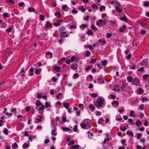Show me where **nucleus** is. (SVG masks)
Returning a JSON list of instances; mask_svg holds the SVG:
<instances>
[{"mask_svg": "<svg viewBox=\"0 0 149 149\" xmlns=\"http://www.w3.org/2000/svg\"><path fill=\"white\" fill-rule=\"evenodd\" d=\"M104 100L101 97L99 98L97 100V103L95 104V105L98 108H100L101 107V105L104 103Z\"/></svg>", "mask_w": 149, "mask_h": 149, "instance_id": "1", "label": "nucleus"}, {"mask_svg": "<svg viewBox=\"0 0 149 149\" xmlns=\"http://www.w3.org/2000/svg\"><path fill=\"white\" fill-rule=\"evenodd\" d=\"M115 2L117 3V5L116 6V8L117 10V11L119 13H120L122 11L121 9H119V7L120 4L117 1H115Z\"/></svg>", "mask_w": 149, "mask_h": 149, "instance_id": "2", "label": "nucleus"}, {"mask_svg": "<svg viewBox=\"0 0 149 149\" xmlns=\"http://www.w3.org/2000/svg\"><path fill=\"white\" fill-rule=\"evenodd\" d=\"M139 82V80L138 79V78H136L133 80V81L132 82V85H137Z\"/></svg>", "mask_w": 149, "mask_h": 149, "instance_id": "3", "label": "nucleus"}, {"mask_svg": "<svg viewBox=\"0 0 149 149\" xmlns=\"http://www.w3.org/2000/svg\"><path fill=\"white\" fill-rule=\"evenodd\" d=\"M146 19H144L142 21L138 22L141 26H144L146 24Z\"/></svg>", "mask_w": 149, "mask_h": 149, "instance_id": "4", "label": "nucleus"}, {"mask_svg": "<svg viewBox=\"0 0 149 149\" xmlns=\"http://www.w3.org/2000/svg\"><path fill=\"white\" fill-rule=\"evenodd\" d=\"M120 19L121 20L125 22H127V18L125 16H124L123 17H120Z\"/></svg>", "mask_w": 149, "mask_h": 149, "instance_id": "5", "label": "nucleus"}, {"mask_svg": "<svg viewBox=\"0 0 149 149\" xmlns=\"http://www.w3.org/2000/svg\"><path fill=\"white\" fill-rule=\"evenodd\" d=\"M148 64V61L147 60H143L141 61V65H147Z\"/></svg>", "mask_w": 149, "mask_h": 149, "instance_id": "6", "label": "nucleus"}, {"mask_svg": "<svg viewBox=\"0 0 149 149\" xmlns=\"http://www.w3.org/2000/svg\"><path fill=\"white\" fill-rule=\"evenodd\" d=\"M54 69L55 71L57 72H58L60 69V68L57 66H55Z\"/></svg>", "mask_w": 149, "mask_h": 149, "instance_id": "7", "label": "nucleus"}, {"mask_svg": "<svg viewBox=\"0 0 149 149\" xmlns=\"http://www.w3.org/2000/svg\"><path fill=\"white\" fill-rule=\"evenodd\" d=\"M79 146L78 145H74L70 147V148L78 149L79 148Z\"/></svg>", "mask_w": 149, "mask_h": 149, "instance_id": "8", "label": "nucleus"}, {"mask_svg": "<svg viewBox=\"0 0 149 149\" xmlns=\"http://www.w3.org/2000/svg\"><path fill=\"white\" fill-rule=\"evenodd\" d=\"M52 26V24L50 23L49 22H47V24L45 25V28L46 27H49Z\"/></svg>", "mask_w": 149, "mask_h": 149, "instance_id": "9", "label": "nucleus"}, {"mask_svg": "<svg viewBox=\"0 0 149 149\" xmlns=\"http://www.w3.org/2000/svg\"><path fill=\"white\" fill-rule=\"evenodd\" d=\"M36 104L37 106H39L41 104V103L40 100H37L36 102Z\"/></svg>", "mask_w": 149, "mask_h": 149, "instance_id": "10", "label": "nucleus"}, {"mask_svg": "<svg viewBox=\"0 0 149 149\" xmlns=\"http://www.w3.org/2000/svg\"><path fill=\"white\" fill-rule=\"evenodd\" d=\"M144 91L143 89L141 88H140L139 89V91L138 92V94H142L143 93Z\"/></svg>", "mask_w": 149, "mask_h": 149, "instance_id": "11", "label": "nucleus"}, {"mask_svg": "<svg viewBox=\"0 0 149 149\" xmlns=\"http://www.w3.org/2000/svg\"><path fill=\"white\" fill-rule=\"evenodd\" d=\"M133 78L130 76H128L127 77V80L129 82H131L133 81Z\"/></svg>", "mask_w": 149, "mask_h": 149, "instance_id": "12", "label": "nucleus"}, {"mask_svg": "<svg viewBox=\"0 0 149 149\" xmlns=\"http://www.w3.org/2000/svg\"><path fill=\"white\" fill-rule=\"evenodd\" d=\"M44 109L43 108L40 107L38 109V110L40 111L39 112V113L41 114L44 111Z\"/></svg>", "mask_w": 149, "mask_h": 149, "instance_id": "13", "label": "nucleus"}, {"mask_svg": "<svg viewBox=\"0 0 149 149\" xmlns=\"http://www.w3.org/2000/svg\"><path fill=\"white\" fill-rule=\"evenodd\" d=\"M97 61L96 58L95 59L91 58V61H90V63H94Z\"/></svg>", "mask_w": 149, "mask_h": 149, "instance_id": "14", "label": "nucleus"}, {"mask_svg": "<svg viewBox=\"0 0 149 149\" xmlns=\"http://www.w3.org/2000/svg\"><path fill=\"white\" fill-rule=\"evenodd\" d=\"M18 145L16 143H14L12 145V148L13 149H15L16 148Z\"/></svg>", "mask_w": 149, "mask_h": 149, "instance_id": "15", "label": "nucleus"}, {"mask_svg": "<svg viewBox=\"0 0 149 149\" xmlns=\"http://www.w3.org/2000/svg\"><path fill=\"white\" fill-rule=\"evenodd\" d=\"M63 105L64 107L67 109H68L69 107V104L68 103H65Z\"/></svg>", "mask_w": 149, "mask_h": 149, "instance_id": "16", "label": "nucleus"}, {"mask_svg": "<svg viewBox=\"0 0 149 149\" xmlns=\"http://www.w3.org/2000/svg\"><path fill=\"white\" fill-rule=\"evenodd\" d=\"M28 11L29 12H32L35 11V9L33 7H29L28 8Z\"/></svg>", "mask_w": 149, "mask_h": 149, "instance_id": "17", "label": "nucleus"}, {"mask_svg": "<svg viewBox=\"0 0 149 149\" xmlns=\"http://www.w3.org/2000/svg\"><path fill=\"white\" fill-rule=\"evenodd\" d=\"M102 63L103 66H105L107 63V61L106 60H105L104 61H102Z\"/></svg>", "mask_w": 149, "mask_h": 149, "instance_id": "18", "label": "nucleus"}, {"mask_svg": "<svg viewBox=\"0 0 149 149\" xmlns=\"http://www.w3.org/2000/svg\"><path fill=\"white\" fill-rule=\"evenodd\" d=\"M80 125L81 127L83 128H85L86 127L85 124L82 123H81Z\"/></svg>", "mask_w": 149, "mask_h": 149, "instance_id": "19", "label": "nucleus"}, {"mask_svg": "<svg viewBox=\"0 0 149 149\" xmlns=\"http://www.w3.org/2000/svg\"><path fill=\"white\" fill-rule=\"evenodd\" d=\"M79 9H80V10L83 12H84L86 10V8H84L83 7H79Z\"/></svg>", "mask_w": 149, "mask_h": 149, "instance_id": "20", "label": "nucleus"}, {"mask_svg": "<svg viewBox=\"0 0 149 149\" xmlns=\"http://www.w3.org/2000/svg\"><path fill=\"white\" fill-rule=\"evenodd\" d=\"M87 34L88 35L91 34L92 35H93V32L91 30H89L88 31Z\"/></svg>", "mask_w": 149, "mask_h": 149, "instance_id": "21", "label": "nucleus"}, {"mask_svg": "<svg viewBox=\"0 0 149 149\" xmlns=\"http://www.w3.org/2000/svg\"><path fill=\"white\" fill-rule=\"evenodd\" d=\"M55 15L56 16H57V15H58V16L57 17L58 18H59L61 17V15L60 12L59 11H58L57 13H56L55 14Z\"/></svg>", "mask_w": 149, "mask_h": 149, "instance_id": "22", "label": "nucleus"}, {"mask_svg": "<svg viewBox=\"0 0 149 149\" xmlns=\"http://www.w3.org/2000/svg\"><path fill=\"white\" fill-rule=\"evenodd\" d=\"M62 129H63V131H69L70 130V129L68 127H62Z\"/></svg>", "mask_w": 149, "mask_h": 149, "instance_id": "23", "label": "nucleus"}, {"mask_svg": "<svg viewBox=\"0 0 149 149\" xmlns=\"http://www.w3.org/2000/svg\"><path fill=\"white\" fill-rule=\"evenodd\" d=\"M29 147V145L28 144H27L26 143H24V145L23 146V148H25L26 147L28 148Z\"/></svg>", "mask_w": 149, "mask_h": 149, "instance_id": "24", "label": "nucleus"}, {"mask_svg": "<svg viewBox=\"0 0 149 149\" xmlns=\"http://www.w3.org/2000/svg\"><path fill=\"white\" fill-rule=\"evenodd\" d=\"M7 2L10 3L12 4H14L15 3V2L13 0H8Z\"/></svg>", "mask_w": 149, "mask_h": 149, "instance_id": "25", "label": "nucleus"}, {"mask_svg": "<svg viewBox=\"0 0 149 149\" xmlns=\"http://www.w3.org/2000/svg\"><path fill=\"white\" fill-rule=\"evenodd\" d=\"M89 108H91L92 110H94L95 109V107L93 104H91L89 106Z\"/></svg>", "mask_w": 149, "mask_h": 149, "instance_id": "26", "label": "nucleus"}, {"mask_svg": "<svg viewBox=\"0 0 149 149\" xmlns=\"http://www.w3.org/2000/svg\"><path fill=\"white\" fill-rule=\"evenodd\" d=\"M46 54L47 55H50V58H51L52 57V55H53L52 53L51 52H47L46 53Z\"/></svg>", "mask_w": 149, "mask_h": 149, "instance_id": "27", "label": "nucleus"}, {"mask_svg": "<svg viewBox=\"0 0 149 149\" xmlns=\"http://www.w3.org/2000/svg\"><path fill=\"white\" fill-rule=\"evenodd\" d=\"M8 130L7 129L5 128L4 129L3 132L6 135H7L8 134Z\"/></svg>", "mask_w": 149, "mask_h": 149, "instance_id": "28", "label": "nucleus"}, {"mask_svg": "<svg viewBox=\"0 0 149 149\" xmlns=\"http://www.w3.org/2000/svg\"><path fill=\"white\" fill-rule=\"evenodd\" d=\"M7 24L5 23H2L1 26L3 28H6V27Z\"/></svg>", "mask_w": 149, "mask_h": 149, "instance_id": "29", "label": "nucleus"}, {"mask_svg": "<svg viewBox=\"0 0 149 149\" xmlns=\"http://www.w3.org/2000/svg\"><path fill=\"white\" fill-rule=\"evenodd\" d=\"M91 28L92 29L94 30H96L97 29V28L93 24L91 26Z\"/></svg>", "mask_w": 149, "mask_h": 149, "instance_id": "30", "label": "nucleus"}, {"mask_svg": "<svg viewBox=\"0 0 149 149\" xmlns=\"http://www.w3.org/2000/svg\"><path fill=\"white\" fill-rule=\"evenodd\" d=\"M140 33L141 34L145 35L146 33V30H143L141 31Z\"/></svg>", "mask_w": 149, "mask_h": 149, "instance_id": "31", "label": "nucleus"}, {"mask_svg": "<svg viewBox=\"0 0 149 149\" xmlns=\"http://www.w3.org/2000/svg\"><path fill=\"white\" fill-rule=\"evenodd\" d=\"M137 71L139 72H143L144 71V68L143 67H141L140 68L137 70Z\"/></svg>", "mask_w": 149, "mask_h": 149, "instance_id": "32", "label": "nucleus"}, {"mask_svg": "<svg viewBox=\"0 0 149 149\" xmlns=\"http://www.w3.org/2000/svg\"><path fill=\"white\" fill-rule=\"evenodd\" d=\"M74 142L73 140H72L68 144L69 146H72L74 144Z\"/></svg>", "mask_w": 149, "mask_h": 149, "instance_id": "33", "label": "nucleus"}, {"mask_svg": "<svg viewBox=\"0 0 149 149\" xmlns=\"http://www.w3.org/2000/svg\"><path fill=\"white\" fill-rule=\"evenodd\" d=\"M40 71L41 70L40 69L39 70L36 69L35 70V73L36 74H38L40 72Z\"/></svg>", "mask_w": 149, "mask_h": 149, "instance_id": "34", "label": "nucleus"}, {"mask_svg": "<svg viewBox=\"0 0 149 149\" xmlns=\"http://www.w3.org/2000/svg\"><path fill=\"white\" fill-rule=\"evenodd\" d=\"M105 8V7L104 6H100V10L101 11H102V9H104Z\"/></svg>", "mask_w": 149, "mask_h": 149, "instance_id": "35", "label": "nucleus"}, {"mask_svg": "<svg viewBox=\"0 0 149 149\" xmlns=\"http://www.w3.org/2000/svg\"><path fill=\"white\" fill-rule=\"evenodd\" d=\"M149 77V75L147 74H145L143 76V77L144 79H146L147 78Z\"/></svg>", "mask_w": 149, "mask_h": 149, "instance_id": "36", "label": "nucleus"}, {"mask_svg": "<svg viewBox=\"0 0 149 149\" xmlns=\"http://www.w3.org/2000/svg\"><path fill=\"white\" fill-rule=\"evenodd\" d=\"M12 28V27H9L8 29H7L6 30L7 32L8 33L10 32L11 31Z\"/></svg>", "mask_w": 149, "mask_h": 149, "instance_id": "37", "label": "nucleus"}, {"mask_svg": "<svg viewBox=\"0 0 149 149\" xmlns=\"http://www.w3.org/2000/svg\"><path fill=\"white\" fill-rule=\"evenodd\" d=\"M92 6L93 8H96V9H97L98 7V6L96 5L95 4H93Z\"/></svg>", "mask_w": 149, "mask_h": 149, "instance_id": "38", "label": "nucleus"}, {"mask_svg": "<svg viewBox=\"0 0 149 149\" xmlns=\"http://www.w3.org/2000/svg\"><path fill=\"white\" fill-rule=\"evenodd\" d=\"M97 95V94L96 93L95 94L94 93H93L91 94V97H96Z\"/></svg>", "mask_w": 149, "mask_h": 149, "instance_id": "39", "label": "nucleus"}, {"mask_svg": "<svg viewBox=\"0 0 149 149\" xmlns=\"http://www.w3.org/2000/svg\"><path fill=\"white\" fill-rule=\"evenodd\" d=\"M144 106V105L143 104H142L141 105L139 106V109L141 110H143V107Z\"/></svg>", "mask_w": 149, "mask_h": 149, "instance_id": "40", "label": "nucleus"}, {"mask_svg": "<svg viewBox=\"0 0 149 149\" xmlns=\"http://www.w3.org/2000/svg\"><path fill=\"white\" fill-rule=\"evenodd\" d=\"M67 7V6L66 5H63L62 6V9L63 10H65Z\"/></svg>", "mask_w": 149, "mask_h": 149, "instance_id": "41", "label": "nucleus"}, {"mask_svg": "<svg viewBox=\"0 0 149 149\" xmlns=\"http://www.w3.org/2000/svg\"><path fill=\"white\" fill-rule=\"evenodd\" d=\"M131 54H129L127 56V59H130L131 58Z\"/></svg>", "mask_w": 149, "mask_h": 149, "instance_id": "42", "label": "nucleus"}, {"mask_svg": "<svg viewBox=\"0 0 149 149\" xmlns=\"http://www.w3.org/2000/svg\"><path fill=\"white\" fill-rule=\"evenodd\" d=\"M98 41L99 42H101V43L103 42L104 44H105L106 43V41H105V40H101L100 39H99L98 40Z\"/></svg>", "mask_w": 149, "mask_h": 149, "instance_id": "43", "label": "nucleus"}, {"mask_svg": "<svg viewBox=\"0 0 149 149\" xmlns=\"http://www.w3.org/2000/svg\"><path fill=\"white\" fill-rule=\"evenodd\" d=\"M26 110L27 112H29L30 111V107L29 106H27L26 107Z\"/></svg>", "mask_w": 149, "mask_h": 149, "instance_id": "44", "label": "nucleus"}, {"mask_svg": "<svg viewBox=\"0 0 149 149\" xmlns=\"http://www.w3.org/2000/svg\"><path fill=\"white\" fill-rule=\"evenodd\" d=\"M120 129L121 130H122L123 131H125L127 129L126 128L125 126H123V128L121 127H120Z\"/></svg>", "mask_w": 149, "mask_h": 149, "instance_id": "45", "label": "nucleus"}, {"mask_svg": "<svg viewBox=\"0 0 149 149\" xmlns=\"http://www.w3.org/2000/svg\"><path fill=\"white\" fill-rule=\"evenodd\" d=\"M3 15L4 17H8V13H4L3 14Z\"/></svg>", "mask_w": 149, "mask_h": 149, "instance_id": "46", "label": "nucleus"}, {"mask_svg": "<svg viewBox=\"0 0 149 149\" xmlns=\"http://www.w3.org/2000/svg\"><path fill=\"white\" fill-rule=\"evenodd\" d=\"M46 105H45V107L46 108L48 107H50L51 106V105L48 104V102H46L45 103Z\"/></svg>", "mask_w": 149, "mask_h": 149, "instance_id": "47", "label": "nucleus"}, {"mask_svg": "<svg viewBox=\"0 0 149 149\" xmlns=\"http://www.w3.org/2000/svg\"><path fill=\"white\" fill-rule=\"evenodd\" d=\"M39 17L40 18V19L42 21H43L44 20V19H43V18L44 17V15H40Z\"/></svg>", "mask_w": 149, "mask_h": 149, "instance_id": "48", "label": "nucleus"}, {"mask_svg": "<svg viewBox=\"0 0 149 149\" xmlns=\"http://www.w3.org/2000/svg\"><path fill=\"white\" fill-rule=\"evenodd\" d=\"M86 54L85 56H88L90 54L91 52H89L88 51H87L86 52Z\"/></svg>", "mask_w": 149, "mask_h": 149, "instance_id": "49", "label": "nucleus"}, {"mask_svg": "<svg viewBox=\"0 0 149 149\" xmlns=\"http://www.w3.org/2000/svg\"><path fill=\"white\" fill-rule=\"evenodd\" d=\"M79 76V74L77 73L74 74V78L75 79L76 77H78Z\"/></svg>", "mask_w": 149, "mask_h": 149, "instance_id": "50", "label": "nucleus"}, {"mask_svg": "<svg viewBox=\"0 0 149 149\" xmlns=\"http://www.w3.org/2000/svg\"><path fill=\"white\" fill-rule=\"evenodd\" d=\"M87 26V25L83 24L80 26V27H82L83 28H84L85 27Z\"/></svg>", "mask_w": 149, "mask_h": 149, "instance_id": "51", "label": "nucleus"}, {"mask_svg": "<svg viewBox=\"0 0 149 149\" xmlns=\"http://www.w3.org/2000/svg\"><path fill=\"white\" fill-rule=\"evenodd\" d=\"M137 139H140V137L141 136V134L140 133H138L137 134Z\"/></svg>", "mask_w": 149, "mask_h": 149, "instance_id": "52", "label": "nucleus"}, {"mask_svg": "<svg viewBox=\"0 0 149 149\" xmlns=\"http://www.w3.org/2000/svg\"><path fill=\"white\" fill-rule=\"evenodd\" d=\"M148 99L147 98H143L142 99V101L143 102H144L145 100H146V101H148Z\"/></svg>", "mask_w": 149, "mask_h": 149, "instance_id": "53", "label": "nucleus"}, {"mask_svg": "<svg viewBox=\"0 0 149 149\" xmlns=\"http://www.w3.org/2000/svg\"><path fill=\"white\" fill-rule=\"evenodd\" d=\"M111 34L110 33H108L107 34V37L108 38H110L111 36Z\"/></svg>", "mask_w": 149, "mask_h": 149, "instance_id": "54", "label": "nucleus"}, {"mask_svg": "<svg viewBox=\"0 0 149 149\" xmlns=\"http://www.w3.org/2000/svg\"><path fill=\"white\" fill-rule=\"evenodd\" d=\"M113 103L116 104L117 105H119V103L118 102L116 101V100H114L113 101V102H112V104H113Z\"/></svg>", "mask_w": 149, "mask_h": 149, "instance_id": "55", "label": "nucleus"}, {"mask_svg": "<svg viewBox=\"0 0 149 149\" xmlns=\"http://www.w3.org/2000/svg\"><path fill=\"white\" fill-rule=\"evenodd\" d=\"M144 5L146 6H148V5H149V2L148 1L144 3Z\"/></svg>", "mask_w": 149, "mask_h": 149, "instance_id": "56", "label": "nucleus"}, {"mask_svg": "<svg viewBox=\"0 0 149 149\" xmlns=\"http://www.w3.org/2000/svg\"><path fill=\"white\" fill-rule=\"evenodd\" d=\"M87 47L89 48L90 49H93V48L92 47V46L91 45H88L87 46Z\"/></svg>", "mask_w": 149, "mask_h": 149, "instance_id": "57", "label": "nucleus"}, {"mask_svg": "<svg viewBox=\"0 0 149 149\" xmlns=\"http://www.w3.org/2000/svg\"><path fill=\"white\" fill-rule=\"evenodd\" d=\"M54 25L55 26H60L61 24L60 23H54Z\"/></svg>", "mask_w": 149, "mask_h": 149, "instance_id": "58", "label": "nucleus"}, {"mask_svg": "<svg viewBox=\"0 0 149 149\" xmlns=\"http://www.w3.org/2000/svg\"><path fill=\"white\" fill-rule=\"evenodd\" d=\"M96 71V69L95 68H93L92 70V72L93 73H95Z\"/></svg>", "mask_w": 149, "mask_h": 149, "instance_id": "59", "label": "nucleus"}, {"mask_svg": "<svg viewBox=\"0 0 149 149\" xmlns=\"http://www.w3.org/2000/svg\"><path fill=\"white\" fill-rule=\"evenodd\" d=\"M24 3L23 2H21V3H19L18 4V6H23L24 5Z\"/></svg>", "mask_w": 149, "mask_h": 149, "instance_id": "60", "label": "nucleus"}, {"mask_svg": "<svg viewBox=\"0 0 149 149\" xmlns=\"http://www.w3.org/2000/svg\"><path fill=\"white\" fill-rule=\"evenodd\" d=\"M75 57L74 56H72L71 58V60L72 62H73L74 61Z\"/></svg>", "mask_w": 149, "mask_h": 149, "instance_id": "61", "label": "nucleus"}, {"mask_svg": "<svg viewBox=\"0 0 149 149\" xmlns=\"http://www.w3.org/2000/svg\"><path fill=\"white\" fill-rule=\"evenodd\" d=\"M91 66H89L87 67L86 68V70L87 71H88L91 68Z\"/></svg>", "mask_w": 149, "mask_h": 149, "instance_id": "62", "label": "nucleus"}, {"mask_svg": "<svg viewBox=\"0 0 149 149\" xmlns=\"http://www.w3.org/2000/svg\"><path fill=\"white\" fill-rule=\"evenodd\" d=\"M125 140H122L121 141V143H122L123 144V145H124L125 144Z\"/></svg>", "mask_w": 149, "mask_h": 149, "instance_id": "63", "label": "nucleus"}, {"mask_svg": "<svg viewBox=\"0 0 149 149\" xmlns=\"http://www.w3.org/2000/svg\"><path fill=\"white\" fill-rule=\"evenodd\" d=\"M16 109L15 108L12 109L11 110V111L13 112H14V113H16Z\"/></svg>", "mask_w": 149, "mask_h": 149, "instance_id": "64", "label": "nucleus"}]
</instances>
